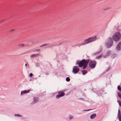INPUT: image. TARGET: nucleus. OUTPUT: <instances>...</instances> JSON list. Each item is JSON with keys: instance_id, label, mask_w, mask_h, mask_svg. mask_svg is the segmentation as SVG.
Masks as SVG:
<instances>
[{"instance_id": "29", "label": "nucleus", "mask_w": 121, "mask_h": 121, "mask_svg": "<svg viewBox=\"0 0 121 121\" xmlns=\"http://www.w3.org/2000/svg\"><path fill=\"white\" fill-rule=\"evenodd\" d=\"M117 102L119 103V105H120V101L118 100L117 101Z\"/></svg>"}, {"instance_id": "13", "label": "nucleus", "mask_w": 121, "mask_h": 121, "mask_svg": "<svg viewBox=\"0 0 121 121\" xmlns=\"http://www.w3.org/2000/svg\"><path fill=\"white\" fill-rule=\"evenodd\" d=\"M39 100V99L37 97H35L34 98V100L33 101V104H34L36 103Z\"/></svg>"}, {"instance_id": "22", "label": "nucleus", "mask_w": 121, "mask_h": 121, "mask_svg": "<svg viewBox=\"0 0 121 121\" xmlns=\"http://www.w3.org/2000/svg\"><path fill=\"white\" fill-rule=\"evenodd\" d=\"M116 56V54H114L112 56V57L113 58H114L115 56Z\"/></svg>"}, {"instance_id": "14", "label": "nucleus", "mask_w": 121, "mask_h": 121, "mask_svg": "<svg viewBox=\"0 0 121 121\" xmlns=\"http://www.w3.org/2000/svg\"><path fill=\"white\" fill-rule=\"evenodd\" d=\"M87 71L86 70H83L82 71V73L83 75H84L87 73Z\"/></svg>"}, {"instance_id": "35", "label": "nucleus", "mask_w": 121, "mask_h": 121, "mask_svg": "<svg viewBox=\"0 0 121 121\" xmlns=\"http://www.w3.org/2000/svg\"><path fill=\"white\" fill-rule=\"evenodd\" d=\"M39 77H40V75L39 76Z\"/></svg>"}, {"instance_id": "25", "label": "nucleus", "mask_w": 121, "mask_h": 121, "mask_svg": "<svg viewBox=\"0 0 121 121\" xmlns=\"http://www.w3.org/2000/svg\"><path fill=\"white\" fill-rule=\"evenodd\" d=\"M29 75L30 77H31L33 76V74L32 73H31Z\"/></svg>"}, {"instance_id": "10", "label": "nucleus", "mask_w": 121, "mask_h": 121, "mask_svg": "<svg viewBox=\"0 0 121 121\" xmlns=\"http://www.w3.org/2000/svg\"><path fill=\"white\" fill-rule=\"evenodd\" d=\"M30 91L29 90H25L22 91L21 92V95H22L23 94H24L26 93H28Z\"/></svg>"}, {"instance_id": "5", "label": "nucleus", "mask_w": 121, "mask_h": 121, "mask_svg": "<svg viewBox=\"0 0 121 121\" xmlns=\"http://www.w3.org/2000/svg\"><path fill=\"white\" fill-rule=\"evenodd\" d=\"M96 65V62L95 61H91L89 64V66L90 67L92 68H95Z\"/></svg>"}, {"instance_id": "15", "label": "nucleus", "mask_w": 121, "mask_h": 121, "mask_svg": "<svg viewBox=\"0 0 121 121\" xmlns=\"http://www.w3.org/2000/svg\"><path fill=\"white\" fill-rule=\"evenodd\" d=\"M102 55H99L96 58L99 59H100L101 57H102Z\"/></svg>"}, {"instance_id": "6", "label": "nucleus", "mask_w": 121, "mask_h": 121, "mask_svg": "<svg viewBox=\"0 0 121 121\" xmlns=\"http://www.w3.org/2000/svg\"><path fill=\"white\" fill-rule=\"evenodd\" d=\"M79 69L77 66H74L73 67V73L74 74H76L79 71Z\"/></svg>"}, {"instance_id": "31", "label": "nucleus", "mask_w": 121, "mask_h": 121, "mask_svg": "<svg viewBox=\"0 0 121 121\" xmlns=\"http://www.w3.org/2000/svg\"><path fill=\"white\" fill-rule=\"evenodd\" d=\"M27 64H26L25 65L26 66H27Z\"/></svg>"}, {"instance_id": "3", "label": "nucleus", "mask_w": 121, "mask_h": 121, "mask_svg": "<svg viewBox=\"0 0 121 121\" xmlns=\"http://www.w3.org/2000/svg\"><path fill=\"white\" fill-rule=\"evenodd\" d=\"M121 34L119 32H117L112 37L113 40L116 41H118L121 38Z\"/></svg>"}, {"instance_id": "34", "label": "nucleus", "mask_w": 121, "mask_h": 121, "mask_svg": "<svg viewBox=\"0 0 121 121\" xmlns=\"http://www.w3.org/2000/svg\"><path fill=\"white\" fill-rule=\"evenodd\" d=\"M119 121H121V119L119 120Z\"/></svg>"}, {"instance_id": "1", "label": "nucleus", "mask_w": 121, "mask_h": 121, "mask_svg": "<svg viewBox=\"0 0 121 121\" xmlns=\"http://www.w3.org/2000/svg\"><path fill=\"white\" fill-rule=\"evenodd\" d=\"M90 61V60L88 59L86 60L85 59H83L80 62H76V65H78L79 67L81 68L82 67V68L83 69H85L87 67L88 64Z\"/></svg>"}, {"instance_id": "17", "label": "nucleus", "mask_w": 121, "mask_h": 121, "mask_svg": "<svg viewBox=\"0 0 121 121\" xmlns=\"http://www.w3.org/2000/svg\"><path fill=\"white\" fill-rule=\"evenodd\" d=\"M18 46L20 47H24L25 46V45L23 44L22 43V44H19L18 45Z\"/></svg>"}, {"instance_id": "11", "label": "nucleus", "mask_w": 121, "mask_h": 121, "mask_svg": "<svg viewBox=\"0 0 121 121\" xmlns=\"http://www.w3.org/2000/svg\"><path fill=\"white\" fill-rule=\"evenodd\" d=\"M96 116V115L95 114H93L90 116V118L91 119H93L95 118Z\"/></svg>"}, {"instance_id": "33", "label": "nucleus", "mask_w": 121, "mask_h": 121, "mask_svg": "<svg viewBox=\"0 0 121 121\" xmlns=\"http://www.w3.org/2000/svg\"><path fill=\"white\" fill-rule=\"evenodd\" d=\"M90 110V109H88V110H87V111H89Z\"/></svg>"}, {"instance_id": "30", "label": "nucleus", "mask_w": 121, "mask_h": 121, "mask_svg": "<svg viewBox=\"0 0 121 121\" xmlns=\"http://www.w3.org/2000/svg\"><path fill=\"white\" fill-rule=\"evenodd\" d=\"M73 118V117L71 116H70L69 117V118L70 119H72Z\"/></svg>"}, {"instance_id": "27", "label": "nucleus", "mask_w": 121, "mask_h": 121, "mask_svg": "<svg viewBox=\"0 0 121 121\" xmlns=\"http://www.w3.org/2000/svg\"><path fill=\"white\" fill-rule=\"evenodd\" d=\"M119 120H120L121 119V114L119 115Z\"/></svg>"}, {"instance_id": "21", "label": "nucleus", "mask_w": 121, "mask_h": 121, "mask_svg": "<svg viewBox=\"0 0 121 121\" xmlns=\"http://www.w3.org/2000/svg\"><path fill=\"white\" fill-rule=\"evenodd\" d=\"M15 115L16 116H17L19 117H21L22 116L21 115L18 114H15Z\"/></svg>"}, {"instance_id": "18", "label": "nucleus", "mask_w": 121, "mask_h": 121, "mask_svg": "<svg viewBox=\"0 0 121 121\" xmlns=\"http://www.w3.org/2000/svg\"><path fill=\"white\" fill-rule=\"evenodd\" d=\"M66 80L67 82H69L70 80V79L69 77H67L66 78Z\"/></svg>"}, {"instance_id": "19", "label": "nucleus", "mask_w": 121, "mask_h": 121, "mask_svg": "<svg viewBox=\"0 0 121 121\" xmlns=\"http://www.w3.org/2000/svg\"><path fill=\"white\" fill-rule=\"evenodd\" d=\"M118 96L121 99V93H118Z\"/></svg>"}, {"instance_id": "9", "label": "nucleus", "mask_w": 121, "mask_h": 121, "mask_svg": "<svg viewBox=\"0 0 121 121\" xmlns=\"http://www.w3.org/2000/svg\"><path fill=\"white\" fill-rule=\"evenodd\" d=\"M111 51H108L107 52L106 54V55L104 56V57L105 58H106V57L108 56L111 54Z\"/></svg>"}, {"instance_id": "16", "label": "nucleus", "mask_w": 121, "mask_h": 121, "mask_svg": "<svg viewBox=\"0 0 121 121\" xmlns=\"http://www.w3.org/2000/svg\"><path fill=\"white\" fill-rule=\"evenodd\" d=\"M117 89L119 91L121 92V87L120 86H118Z\"/></svg>"}, {"instance_id": "2", "label": "nucleus", "mask_w": 121, "mask_h": 121, "mask_svg": "<svg viewBox=\"0 0 121 121\" xmlns=\"http://www.w3.org/2000/svg\"><path fill=\"white\" fill-rule=\"evenodd\" d=\"M96 36H95L94 37L89 38L85 40L84 41V42L81 44V45H85L91 42H92L96 40Z\"/></svg>"}, {"instance_id": "32", "label": "nucleus", "mask_w": 121, "mask_h": 121, "mask_svg": "<svg viewBox=\"0 0 121 121\" xmlns=\"http://www.w3.org/2000/svg\"><path fill=\"white\" fill-rule=\"evenodd\" d=\"M109 8H107V9H109Z\"/></svg>"}, {"instance_id": "28", "label": "nucleus", "mask_w": 121, "mask_h": 121, "mask_svg": "<svg viewBox=\"0 0 121 121\" xmlns=\"http://www.w3.org/2000/svg\"><path fill=\"white\" fill-rule=\"evenodd\" d=\"M118 113L119 115H120V111L119 110H119H118Z\"/></svg>"}, {"instance_id": "7", "label": "nucleus", "mask_w": 121, "mask_h": 121, "mask_svg": "<svg viewBox=\"0 0 121 121\" xmlns=\"http://www.w3.org/2000/svg\"><path fill=\"white\" fill-rule=\"evenodd\" d=\"M58 93L59 94L56 96V98L57 99L59 98L60 97L63 96L65 94V93L62 91H58Z\"/></svg>"}, {"instance_id": "24", "label": "nucleus", "mask_w": 121, "mask_h": 121, "mask_svg": "<svg viewBox=\"0 0 121 121\" xmlns=\"http://www.w3.org/2000/svg\"><path fill=\"white\" fill-rule=\"evenodd\" d=\"M14 30H15L14 29H12L10 30V32H13V31H14Z\"/></svg>"}, {"instance_id": "4", "label": "nucleus", "mask_w": 121, "mask_h": 121, "mask_svg": "<svg viewBox=\"0 0 121 121\" xmlns=\"http://www.w3.org/2000/svg\"><path fill=\"white\" fill-rule=\"evenodd\" d=\"M112 43L113 41L111 38H109L107 41L106 45L107 48H109L112 46Z\"/></svg>"}, {"instance_id": "20", "label": "nucleus", "mask_w": 121, "mask_h": 121, "mask_svg": "<svg viewBox=\"0 0 121 121\" xmlns=\"http://www.w3.org/2000/svg\"><path fill=\"white\" fill-rule=\"evenodd\" d=\"M102 49L101 48L100 49L99 51L98 52H96V54H98V53H99L100 52L102 51Z\"/></svg>"}, {"instance_id": "23", "label": "nucleus", "mask_w": 121, "mask_h": 121, "mask_svg": "<svg viewBox=\"0 0 121 121\" xmlns=\"http://www.w3.org/2000/svg\"><path fill=\"white\" fill-rule=\"evenodd\" d=\"M47 45V44H43L41 46H40V47H43V46H46V45Z\"/></svg>"}, {"instance_id": "12", "label": "nucleus", "mask_w": 121, "mask_h": 121, "mask_svg": "<svg viewBox=\"0 0 121 121\" xmlns=\"http://www.w3.org/2000/svg\"><path fill=\"white\" fill-rule=\"evenodd\" d=\"M39 55V54H32L30 55V57L32 58L35 57Z\"/></svg>"}, {"instance_id": "8", "label": "nucleus", "mask_w": 121, "mask_h": 121, "mask_svg": "<svg viewBox=\"0 0 121 121\" xmlns=\"http://www.w3.org/2000/svg\"><path fill=\"white\" fill-rule=\"evenodd\" d=\"M117 50H120L121 49V42H120L116 47Z\"/></svg>"}, {"instance_id": "26", "label": "nucleus", "mask_w": 121, "mask_h": 121, "mask_svg": "<svg viewBox=\"0 0 121 121\" xmlns=\"http://www.w3.org/2000/svg\"><path fill=\"white\" fill-rule=\"evenodd\" d=\"M40 51V50L39 49H36L34 50V51Z\"/></svg>"}]
</instances>
